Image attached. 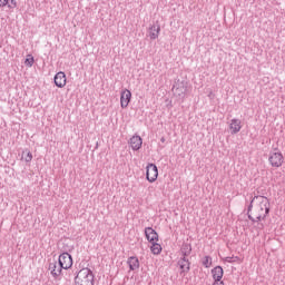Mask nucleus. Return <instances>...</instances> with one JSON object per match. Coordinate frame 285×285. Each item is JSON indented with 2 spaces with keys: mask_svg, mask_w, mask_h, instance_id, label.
Here are the masks:
<instances>
[{
  "mask_svg": "<svg viewBox=\"0 0 285 285\" xmlns=\"http://www.w3.org/2000/svg\"><path fill=\"white\" fill-rule=\"evenodd\" d=\"M271 214V200L262 195L250 197V203L247 205V217L252 224H258L259 230H264L266 218Z\"/></svg>",
  "mask_w": 285,
  "mask_h": 285,
  "instance_id": "f257e3e1",
  "label": "nucleus"
},
{
  "mask_svg": "<svg viewBox=\"0 0 285 285\" xmlns=\"http://www.w3.org/2000/svg\"><path fill=\"white\" fill-rule=\"evenodd\" d=\"M75 285H95V274L88 267L80 269L75 277Z\"/></svg>",
  "mask_w": 285,
  "mask_h": 285,
  "instance_id": "f03ea898",
  "label": "nucleus"
},
{
  "mask_svg": "<svg viewBox=\"0 0 285 285\" xmlns=\"http://www.w3.org/2000/svg\"><path fill=\"white\" fill-rule=\"evenodd\" d=\"M268 161L273 168H282V164H284V155L279 151L271 153Z\"/></svg>",
  "mask_w": 285,
  "mask_h": 285,
  "instance_id": "7ed1b4c3",
  "label": "nucleus"
},
{
  "mask_svg": "<svg viewBox=\"0 0 285 285\" xmlns=\"http://www.w3.org/2000/svg\"><path fill=\"white\" fill-rule=\"evenodd\" d=\"M58 263H60L63 271L72 268V255H70L68 252L60 254L58 257Z\"/></svg>",
  "mask_w": 285,
  "mask_h": 285,
  "instance_id": "20e7f679",
  "label": "nucleus"
},
{
  "mask_svg": "<svg viewBox=\"0 0 285 285\" xmlns=\"http://www.w3.org/2000/svg\"><path fill=\"white\" fill-rule=\"evenodd\" d=\"M48 271L53 279H59V277H61V273L63 272V267H61L59 262L52 261L49 263Z\"/></svg>",
  "mask_w": 285,
  "mask_h": 285,
  "instance_id": "39448f33",
  "label": "nucleus"
},
{
  "mask_svg": "<svg viewBox=\"0 0 285 285\" xmlns=\"http://www.w3.org/2000/svg\"><path fill=\"white\" fill-rule=\"evenodd\" d=\"M157 177H159V169H157V165L149 164L147 166L146 179L153 184V181H157Z\"/></svg>",
  "mask_w": 285,
  "mask_h": 285,
  "instance_id": "423d86ee",
  "label": "nucleus"
},
{
  "mask_svg": "<svg viewBox=\"0 0 285 285\" xmlns=\"http://www.w3.org/2000/svg\"><path fill=\"white\" fill-rule=\"evenodd\" d=\"M145 237L149 242V244L159 242V234H157V232L153 227L145 228Z\"/></svg>",
  "mask_w": 285,
  "mask_h": 285,
  "instance_id": "0eeeda50",
  "label": "nucleus"
},
{
  "mask_svg": "<svg viewBox=\"0 0 285 285\" xmlns=\"http://www.w3.org/2000/svg\"><path fill=\"white\" fill-rule=\"evenodd\" d=\"M132 98V94L130 90L125 89L120 95V106L121 108H128V104H130V99Z\"/></svg>",
  "mask_w": 285,
  "mask_h": 285,
  "instance_id": "6e6552de",
  "label": "nucleus"
},
{
  "mask_svg": "<svg viewBox=\"0 0 285 285\" xmlns=\"http://www.w3.org/2000/svg\"><path fill=\"white\" fill-rule=\"evenodd\" d=\"M173 92L174 95H176V97H181V98L186 97V92H187L186 85H184V82H178L174 85Z\"/></svg>",
  "mask_w": 285,
  "mask_h": 285,
  "instance_id": "1a4fd4ad",
  "label": "nucleus"
},
{
  "mask_svg": "<svg viewBox=\"0 0 285 285\" xmlns=\"http://www.w3.org/2000/svg\"><path fill=\"white\" fill-rule=\"evenodd\" d=\"M149 39H151L153 41H155V39H159V32H161V27L159 26V22H156L155 24H153L149 30Z\"/></svg>",
  "mask_w": 285,
  "mask_h": 285,
  "instance_id": "9d476101",
  "label": "nucleus"
},
{
  "mask_svg": "<svg viewBox=\"0 0 285 285\" xmlns=\"http://www.w3.org/2000/svg\"><path fill=\"white\" fill-rule=\"evenodd\" d=\"M229 130L232 135H237L242 130V120L234 118L230 120Z\"/></svg>",
  "mask_w": 285,
  "mask_h": 285,
  "instance_id": "9b49d317",
  "label": "nucleus"
},
{
  "mask_svg": "<svg viewBox=\"0 0 285 285\" xmlns=\"http://www.w3.org/2000/svg\"><path fill=\"white\" fill-rule=\"evenodd\" d=\"M53 81L57 88H63L66 86V73L63 71L56 73Z\"/></svg>",
  "mask_w": 285,
  "mask_h": 285,
  "instance_id": "f8f14e48",
  "label": "nucleus"
},
{
  "mask_svg": "<svg viewBox=\"0 0 285 285\" xmlns=\"http://www.w3.org/2000/svg\"><path fill=\"white\" fill-rule=\"evenodd\" d=\"M212 276L214 282H219L224 277V268L222 266H216L212 269Z\"/></svg>",
  "mask_w": 285,
  "mask_h": 285,
  "instance_id": "ddd939ff",
  "label": "nucleus"
},
{
  "mask_svg": "<svg viewBox=\"0 0 285 285\" xmlns=\"http://www.w3.org/2000/svg\"><path fill=\"white\" fill-rule=\"evenodd\" d=\"M132 150H139V148H141V144H144V141L141 140V138L139 136H132L130 138L129 141Z\"/></svg>",
  "mask_w": 285,
  "mask_h": 285,
  "instance_id": "4468645a",
  "label": "nucleus"
},
{
  "mask_svg": "<svg viewBox=\"0 0 285 285\" xmlns=\"http://www.w3.org/2000/svg\"><path fill=\"white\" fill-rule=\"evenodd\" d=\"M178 266L181 269V273H188L190 271V262L186 257H181L178 261Z\"/></svg>",
  "mask_w": 285,
  "mask_h": 285,
  "instance_id": "2eb2a0df",
  "label": "nucleus"
},
{
  "mask_svg": "<svg viewBox=\"0 0 285 285\" xmlns=\"http://www.w3.org/2000/svg\"><path fill=\"white\" fill-rule=\"evenodd\" d=\"M127 264L130 271H137L139 268V258L137 256H130Z\"/></svg>",
  "mask_w": 285,
  "mask_h": 285,
  "instance_id": "dca6fc26",
  "label": "nucleus"
},
{
  "mask_svg": "<svg viewBox=\"0 0 285 285\" xmlns=\"http://www.w3.org/2000/svg\"><path fill=\"white\" fill-rule=\"evenodd\" d=\"M150 250L153 255H160L161 254V245L157 242L151 243Z\"/></svg>",
  "mask_w": 285,
  "mask_h": 285,
  "instance_id": "f3484780",
  "label": "nucleus"
},
{
  "mask_svg": "<svg viewBox=\"0 0 285 285\" xmlns=\"http://www.w3.org/2000/svg\"><path fill=\"white\" fill-rule=\"evenodd\" d=\"M203 266H205V268H210L213 266V257L210 256H205L203 258V262H202Z\"/></svg>",
  "mask_w": 285,
  "mask_h": 285,
  "instance_id": "a211bd4d",
  "label": "nucleus"
},
{
  "mask_svg": "<svg viewBox=\"0 0 285 285\" xmlns=\"http://www.w3.org/2000/svg\"><path fill=\"white\" fill-rule=\"evenodd\" d=\"M193 250V248L190 247V245H184V247L181 248V255L183 257H188V255H190V252Z\"/></svg>",
  "mask_w": 285,
  "mask_h": 285,
  "instance_id": "6ab92c4d",
  "label": "nucleus"
},
{
  "mask_svg": "<svg viewBox=\"0 0 285 285\" xmlns=\"http://www.w3.org/2000/svg\"><path fill=\"white\" fill-rule=\"evenodd\" d=\"M224 262H227V264H235V262H240L239 256H227L224 258Z\"/></svg>",
  "mask_w": 285,
  "mask_h": 285,
  "instance_id": "aec40b11",
  "label": "nucleus"
},
{
  "mask_svg": "<svg viewBox=\"0 0 285 285\" xmlns=\"http://www.w3.org/2000/svg\"><path fill=\"white\" fill-rule=\"evenodd\" d=\"M24 63L26 66H29V68H32V66H35V57L32 55H28Z\"/></svg>",
  "mask_w": 285,
  "mask_h": 285,
  "instance_id": "412c9836",
  "label": "nucleus"
},
{
  "mask_svg": "<svg viewBox=\"0 0 285 285\" xmlns=\"http://www.w3.org/2000/svg\"><path fill=\"white\" fill-rule=\"evenodd\" d=\"M22 158L24 159V161L27 164H29V161H32V153H30V151H28L27 154H26V151L22 153Z\"/></svg>",
  "mask_w": 285,
  "mask_h": 285,
  "instance_id": "4be33fe9",
  "label": "nucleus"
},
{
  "mask_svg": "<svg viewBox=\"0 0 285 285\" xmlns=\"http://www.w3.org/2000/svg\"><path fill=\"white\" fill-rule=\"evenodd\" d=\"M8 8H17V1L16 0H11L8 2Z\"/></svg>",
  "mask_w": 285,
  "mask_h": 285,
  "instance_id": "5701e85b",
  "label": "nucleus"
},
{
  "mask_svg": "<svg viewBox=\"0 0 285 285\" xmlns=\"http://www.w3.org/2000/svg\"><path fill=\"white\" fill-rule=\"evenodd\" d=\"M10 0H0V8H6V6H8V2Z\"/></svg>",
  "mask_w": 285,
  "mask_h": 285,
  "instance_id": "b1692460",
  "label": "nucleus"
},
{
  "mask_svg": "<svg viewBox=\"0 0 285 285\" xmlns=\"http://www.w3.org/2000/svg\"><path fill=\"white\" fill-rule=\"evenodd\" d=\"M213 285H224V281H214Z\"/></svg>",
  "mask_w": 285,
  "mask_h": 285,
  "instance_id": "393cba45",
  "label": "nucleus"
},
{
  "mask_svg": "<svg viewBox=\"0 0 285 285\" xmlns=\"http://www.w3.org/2000/svg\"><path fill=\"white\" fill-rule=\"evenodd\" d=\"M160 141L164 144V141H166V138L163 137V138L160 139Z\"/></svg>",
  "mask_w": 285,
  "mask_h": 285,
  "instance_id": "a878e982",
  "label": "nucleus"
}]
</instances>
